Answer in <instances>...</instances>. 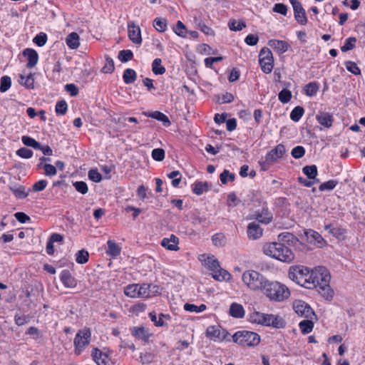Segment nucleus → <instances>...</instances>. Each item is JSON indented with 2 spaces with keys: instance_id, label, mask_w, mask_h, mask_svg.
<instances>
[{
  "instance_id": "obj_1",
  "label": "nucleus",
  "mask_w": 365,
  "mask_h": 365,
  "mask_svg": "<svg viewBox=\"0 0 365 365\" xmlns=\"http://www.w3.org/2000/svg\"><path fill=\"white\" fill-rule=\"evenodd\" d=\"M321 277V284L320 289H318V292L327 300L332 299L334 297V292L329 285L331 275L329 270L324 267H319L314 270H309V274L305 278L307 284H312L310 287H304L306 289H314L319 282L317 279Z\"/></svg>"
},
{
  "instance_id": "obj_2",
  "label": "nucleus",
  "mask_w": 365,
  "mask_h": 365,
  "mask_svg": "<svg viewBox=\"0 0 365 365\" xmlns=\"http://www.w3.org/2000/svg\"><path fill=\"white\" fill-rule=\"evenodd\" d=\"M263 252L266 255L283 262L290 263L294 259L293 252L282 242L265 244L263 247Z\"/></svg>"
},
{
  "instance_id": "obj_3",
  "label": "nucleus",
  "mask_w": 365,
  "mask_h": 365,
  "mask_svg": "<svg viewBox=\"0 0 365 365\" xmlns=\"http://www.w3.org/2000/svg\"><path fill=\"white\" fill-rule=\"evenodd\" d=\"M266 296L272 301L282 302L290 296L287 286L278 282H269L264 289Z\"/></svg>"
},
{
  "instance_id": "obj_4",
  "label": "nucleus",
  "mask_w": 365,
  "mask_h": 365,
  "mask_svg": "<svg viewBox=\"0 0 365 365\" xmlns=\"http://www.w3.org/2000/svg\"><path fill=\"white\" fill-rule=\"evenodd\" d=\"M243 282L252 290H264L268 279L255 270H247L242 274Z\"/></svg>"
},
{
  "instance_id": "obj_5",
  "label": "nucleus",
  "mask_w": 365,
  "mask_h": 365,
  "mask_svg": "<svg viewBox=\"0 0 365 365\" xmlns=\"http://www.w3.org/2000/svg\"><path fill=\"white\" fill-rule=\"evenodd\" d=\"M232 340L242 346H256L259 344L261 338L256 332L242 330L232 335Z\"/></svg>"
},
{
  "instance_id": "obj_6",
  "label": "nucleus",
  "mask_w": 365,
  "mask_h": 365,
  "mask_svg": "<svg viewBox=\"0 0 365 365\" xmlns=\"http://www.w3.org/2000/svg\"><path fill=\"white\" fill-rule=\"evenodd\" d=\"M309 269L303 265L291 266L289 269V277L291 280L296 282L302 287H310L312 284H307V279H304L309 274Z\"/></svg>"
},
{
  "instance_id": "obj_7",
  "label": "nucleus",
  "mask_w": 365,
  "mask_h": 365,
  "mask_svg": "<svg viewBox=\"0 0 365 365\" xmlns=\"http://www.w3.org/2000/svg\"><path fill=\"white\" fill-rule=\"evenodd\" d=\"M259 63L264 73L272 72L274 66V58L272 51L268 48H263L259 54Z\"/></svg>"
},
{
  "instance_id": "obj_8",
  "label": "nucleus",
  "mask_w": 365,
  "mask_h": 365,
  "mask_svg": "<svg viewBox=\"0 0 365 365\" xmlns=\"http://www.w3.org/2000/svg\"><path fill=\"white\" fill-rule=\"evenodd\" d=\"M91 333L89 329L79 330L74 339L75 352L80 354L91 339Z\"/></svg>"
},
{
  "instance_id": "obj_9",
  "label": "nucleus",
  "mask_w": 365,
  "mask_h": 365,
  "mask_svg": "<svg viewBox=\"0 0 365 365\" xmlns=\"http://www.w3.org/2000/svg\"><path fill=\"white\" fill-rule=\"evenodd\" d=\"M110 353L109 350L103 352L99 349L94 348L91 351V356L98 365H114L110 356Z\"/></svg>"
},
{
  "instance_id": "obj_10",
  "label": "nucleus",
  "mask_w": 365,
  "mask_h": 365,
  "mask_svg": "<svg viewBox=\"0 0 365 365\" xmlns=\"http://www.w3.org/2000/svg\"><path fill=\"white\" fill-rule=\"evenodd\" d=\"M293 309L299 316L307 319H312V316H314V312H313L312 309L304 301H295L293 304Z\"/></svg>"
},
{
  "instance_id": "obj_11",
  "label": "nucleus",
  "mask_w": 365,
  "mask_h": 365,
  "mask_svg": "<svg viewBox=\"0 0 365 365\" xmlns=\"http://www.w3.org/2000/svg\"><path fill=\"white\" fill-rule=\"evenodd\" d=\"M206 335L214 341H224L227 339L229 333L219 326H210L206 330Z\"/></svg>"
},
{
  "instance_id": "obj_12",
  "label": "nucleus",
  "mask_w": 365,
  "mask_h": 365,
  "mask_svg": "<svg viewBox=\"0 0 365 365\" xmlns=\"http://www.w3.org/2000/svg\"><path fill=\"white\" fill-rule=\"evenodd\" d=\"M160 294V288L153 284L144 283L139 286L138 297L150 298Z\"/></svg>"
},
{
  "instance_id": "obj_13",
  "label": "nucleus",
  "mask_w": 365,
  "mask_h": 365,
  "mask_svg": "<svg viewBox=\"0 0 365 365\" xmlns=\"http://www.w3.org/2000/svg\"><path fill=\"white\" fill-rule=\"evenodd\" d=\"M128 36L129 39L135 44L140 45L142 43L141 31L138 25L133 21L128 23Z\"/></svg>"
},
{
  "instance_id": "obj_14",
  "label": "nucleus",
  "mask_w": 365,
  "mask_h": 365,
  "mask_svg": "<svg viewBox=\"0 0 365 365\" xmlns=\"http://www.w3.org/2000/svg\"><path fill=\"white\" fill-rule=\"evenodd\" d=\"M270 314H264L259 312H254L250 314V320L262 326L269 327Z\"/></svg>"
},
{
  "instance_id": "obj_15",
  "label": "nucleus",
  "mask_w": 365,
  "mask_h": 365,
  "mask_svg": "<svg viewBox=\"0 0 365 365\" xmlns=\"http://www.w3.org/2000/svg\"><path fill=\"white\" fill-rule=\"evenodd\" d=\"M285 152L286 149L284 145L279 144L274 149L267 153L265 156L266 161L274 162L277 159L282 158Z\"/></svg>"
},
{
  "instance_id": "obj_16",
  "label": "nucleus",
  "mask_w": 365,
  "mask_h": 365,
  "mask_svg": "<svg viewBox=\"0 0 365 365\" xmlns=\"http://www.w3.org/2000/svg\"><path fill=\"white\" fill-rule=\"evenodd\" d=\"M22 54L24 56L26 57L28 61L26 63L27 68H31L37 64L38 61V54L36 51L33 48H27L23 51Z\"/></svg>"
},
{
  "instance_id": "obj_17",
  "label": "nucleus",
  "mask_w": 365,
  "mask_h": 365,
  "mask_svg": "<svg viewBox=\"0 0 365 365\" xmlns=\"http://www.w3.org/2000/svg\"><path fill=\"white\" fill-rule=\"evenodd\" d=\"M247 233L249 239L257 240L262 235L263 230L257 222H252L248 224Z\"/></svg>"
},
{
  "instance_id": "obj_18",
  "label": "nucleus",
  "mask_w": 365,
  "mask_h": 365,
  "mask_svg": "<svg viewBox=\"0 0 365 365\" xmlns=\"http://www.w3.org/2000/svg\"><path fill=\"white\" fill-rule=\"evenodd\" d=\"M268 45L279 54L285 53L290 47V45L287 41L277 39L269 40Z\"/></svg>"
},
{
  "instance_id": "obj_19",
  "label": "nucleus",
  "mask_w": 365,
  "mask_h": 365,
  "mask_svg": "<svg viewBox=\"0 0 365 365\" xmlns=\"http://www.w3.org/2000/svg\"><path fill=\"white\" fill-rule=\"evenodd\" d=\"M60 279L66 287L74 288L77 285L76 279L72 276L71 273L68 270H63L61 273Z\"/></svg>"
},
{
  "instance_id": "obj_20",
  "label": "nucleus",
  "mask_w": 365,
  "mask_h": 365,
  "mask_svg": "<svg viewBox=\"0 0 365 365\" xmlns=\"http://www.w3.org/2000/svg\"><path fill=\"white\" fill-rule=\"evenodd\" d=\"M316 120L320 125H322L326 128H330V127H331V125L333 124L334 117L329 113L319 112L316 115Z\"/></svg>"
},
{
  "instance_id": "obj_21",
  "label": "nucleus",
  "mask_w": 365,
  "mask_h": 365,
  "mask_svg": "<svg viewBox=\"0 0 365 365\" xmlns=\"http://www.w3.org/2000/svg\"><path fill=\"white\" fill-rule=\"evenodd\" d=\"M179 240L174 235H171L170 238H164L161 241V245L168 250L176 251L178 247Z\"/></svg>"
},
{
  "instance_id": "obj_22",
  "label": "nucleus",
  "mask_w": 365,
  "mask_h": 365,
  "mask_svg": "<svg viewBox=\"0 0 365 365\" xmlns=\"http://www.w3.org/2000/svg\"><path fill=\"white\" fill-rule=\"evenodd\" d=\"M293 10L295 20L301 25H305L307 23V17L302 4L295 6Z\"/></svg>"
},
{
  "instance_id": "obj_23",
  "label": "nucleus",
  "mask_w": 365,
  "mask_h": 365,
  "mask_svg": "<svg viewBox=\"0 0 365 365\" xmlns=\"http://www.w3.org/2000/svg\"><path fill=\"white\" fill-rule=\"evenodd\" d=\"M229 314L234 318L242 319L245 317V309L242 304L233 302L230 307Z\"/></svg>"
},
{
  "instance_id": "obj_24",
  "label": "nucleus",
  "mask_w": 365,
  "mask_h": 365,
  "mask_svg": "<svg viewBox=\"0 0 365 365\" xmlns=\"http://www.w3.org/2000/svg\"><path fill=\"white\" fill-rule=\"evenodd\" d=\"M255 218L259 222L267 225L272 220V214L269 211L268 208L263 207L261 211L256 212Z\"/></svg>"
},
{
  "instance_id": "obj_25",
  "label": "nucleus",
  "mask_w": 365,
  "mask_h": 365,
  "mask_svg": "<svg viewBox=\"0 0 365 365\" xmlns=\"http://www.w3.org/2000/svg\"><path fill=\"white\" fill-rule=\"evenodd\" d=\"M34 73L19 75V83L27 89H33L34 88Z\"/></svg>"
},
{
  "instance_id": "obj_26",
  "label": "nucleus",
  "mask_w": 365,
  "mask_h": 365,
  "mask_svg": "<svg viewBox=\"0 0 365 365\" xmlns=\"http://www.w3.org/2000/svg\"><path fill=\"white\" fill-rule=\"evenodd\" d=\"M145 115L148 117H150V118H154L157 120L161 121L163 123V125L166 127L170 126L171 124L170 120H169L168 117L165 114H164L160 111H154L152 113H145Z\"/></svg>"
},
{
  "instance_id": "obj_27",
  "label": "nucleus",
  "mask_w": 365,
  "mask_h": 365,
  "mask_svg": "<svg viewBox=\"0 0 365 365\" xmlns=\"http://www.w3.org/2000/svg\"><path fill=\"white\" fill-rule=\"evenodd\" d=\"M66 43L71 49H76L80 45L78 34L76 32L69 34L66 38Z\"/></svg>"
},
{
  "instance_id": "obj_28",
  "label": "nucleus",
  "mask_w": 365,
  "mask_h": 365,
  "mask_svg": "<svg viewBox=\"0 0 365 365\" xmlns=\"http://www.w3.org/2000/svg\"><path fill=\"white\" fill-rule=\"evenodd\" d=\"M132 334L144 341H148L150 336L148 331L143 327H133L132 329Z\"/></svg>"
},
{
  "instance_id": "obj_29",
  "label": "nucleus",
  "mask_w": 365,
  "mask_h": 365,
  "mask_svg": "<svg viewBox=\"0 0 365 365\" xmlns=\"http://www.w3.org/2000/svg\"><path fill=\"white\" fill-rule=\"evenodd\" d=\"M285 326L286 322L282 317L270 314L269 327H272L275 329H282L284 328Z\"/></svg>"
},
{
  "instance_id": "obj_30",
  "label": "nucleus",
  "mask_w": 365,
  "mask_h": 365,
  "mask_svg": "<svg viewBox=\"0 0 365 365\" xmlns=\"http://www.w3.org/2000/svg\"><path fill=\"white\" fill-rule=\"evenodd\" d=\"M212 277L217 281H229L231 279V274L220 267L212 273Z\"/></svg>"
},
{
  "instance_id": "obj_31",
  "label": "nucleus",
  "mask_w": 365,
  "mask_h": 365,
  "mask_svg": "<svg viewBox=\"0 0 365 365\" xmlns=\"http://www.w3.org/2000/svg\"><path fill=\"white\" fill-rule=\"evenodd\" d=\"M279 240L282 243L287 242L289 245H295L299 242L298 238L290 232H284L279 235Z\"/></svg>"
},
{
  "instance_id": "obj_32",
  "label": "nucleus",
  "mask_w": 365,
  "mask_h": 365,
  "mask_svg": "<svg viewBox=\"0 0 365 365\" xmlns=\"http://www.w3.org/2000/svg\"><path fill=\"white\" fill-rule=\"evenodd\" d=\"M123 78L126 84L133 83L137 78L136 72L132 68H127L123 72Z\"/></svg>"
},
{
  "instance_id": "obj_33",
  "label": "nucleus",
  "mask_w": 365,
  "mask_h": 365,
  "mask_svg": "<svg viewBox=\"0 0 365 365\" xmlns=\"http://www.w3.org/2000/svg\"><path fill=\"white\" fill-rule=\"evenodd\" d=\"M9 189L17 198L24 199L29 195V192H26L25 187L23 185L10 186Z\"/></svg>"
},
{
  "instance_id": "obj_34",
  "label": "nucleus",
  "mask_w": 365,
  "mask_h": 365,
  "mask_svg": "<svg viewBox=\"0 0 365 365\" xmlns=\"http://www.w3.org/2000/svg\"><path fill=\"white\" fill-rule=\"evenodd\" d=\"M319 87L318 83L314 81V82H310V83H307V85H305V86L304 88V91L305 94L307 96L312 97L317 94V93L319 91Z\"/></svg>"
},
{
  "instance_id": "obj_35",
  "label": "nucleus",
  "mask_w": 365,
  "mask_h": 365,
  "mask_svg": "<svg viewBox=\"0 0 365 365\" xmlns=\"http://www.w3.org/2000/svg\"><path fill=\"white\" fill-rule=\"evenodd\" d=\"M212 241L216 247H224L227 244V238L225 235L222 232H218L212 235Z\"/></svg>"
},
{
  "instance_id": "obj_36",
  "label": "nucleus",
  "mask_w": 365,
  "mask_h": 365,
  "mask_svg": "<svg viewBox=\"0 0 365 365\" xmlns=\"http://www.w3.org/2000/svg\"><path fill=\"white\" fill-rule=\"evenodd\" d=\"M302 172L310 180H317V168L315 165H306L302 168Z\"/></svg>"
},
{
  "instance_id": "obj_37",
  "label": "nucleus",
  "mask_w": 365,
  "mask_h": 365,
  "mask_svg": "<svg viewBox=\"0 0 365 365\" xmlns=\"http://www.w3.org/2000/svg\"><path fill=\"white\" fill-rule=\"evenodd\" d=\"M162 60L155 58L152 63V71L155 75H163L165 73V68L161 65Z\"/></svg>"
},
{
  "instance_id": "obj_38",
  "label": "nucleus",
  "mask_w": 365,
  "mask_h": 365,
  "mask_svg": "<svg viewBox=\"0 0 365 365\" xmlns=\"http://www.w3.org/2000/svg\"><path fill=\"white\" fill-rule=\"evenodd\" d=\"M107 244L108 250H106V253L108 255H110L112 257H116L120 255V248L114 241L108 240Z\"/></svg>"
},
{
  "instance_id": "obj_39",
  "label": "nucleus",
  "mask_w": 365,
  "mask_h": 365,
  "mask_svg": "<svg viewBox=\"0 0 365 365\" xmlns=\"http://www.w3.org/2000/svg\"><path fill=\"white\" fill-rule=\"evenodd\" d=\"M139 285L138 284H128L125 287L124 293L126 296L135 298L138 297Z\"/></svg>"
},
{
  "instance_id": "obj_40",
  "label": "nucleus",
  "mask_w": 365,
  "mask_h": 365,
  "mask_svg": "<svg viewBox=\"0 0 365 365\" xmlns=\"http://www.w3.org/2000/svg\"><path fill=\"white\" fill-rule=\"evenodd\" d=\"M299 327L304 334L310 333L314 327V323L312 320L305 319L299 322Z\"/></svg>"
},
{
  "instance_id": "obj_41",
  "label": "nucleus",
  "mask_w": 365,
  "mask_h": 365,
  "mask_svg": "<svg viewBox=\"0 0 365 365\" xmlns=\"http://www.w3.org/2000/svg\"><path fill=\"white\" fill-rule=\"evenodd\" d=\"M208 190V183L207 182L197 181L194 184L192 192L197 195H201L205 191Z\"/></svg>"
},
{
  "instance_id": "obj_42",
  "label": "nucleus",
  "mask_w": 365,
  "mask_h": 365,
  "mask_svg": "<svg viewBox=\"0 0 365 365\" xmlns=\"http://www.w3.org/2000/svg\"><path fill=\"white\" fill-rule=\"evenodd\" d=\"M304 113V109L302 106H296L290 113V118L294 122H298Z\"/></svg>"
},
{
  "instance_id": "obj_43",
  "label": "nucleus",
  "mask_w": 365,
  "mask_h": 365,
  "mask_svg": "<svg viewBox=\"0 0 365 365\" xmlns=\"http://www.w3.org/2000/svg\"><path fill=\"white\" fill-rule=\"evenodd\" d=\"M207 307L205 304H202L200 306H197L193 304L186 303L184 305V309L190 312L200 313L206 309Z\"/></svg>"
},
{
  "instance_id": "obj_44",
  "label": "nucleus",
  "mask_w": 365,
  "mask_h": 365,
  "mask_svg": "<svg viewBox=\"0 0 365 365\" xmlns=\"http://www.w3.org/2000/svg\"><path fill=\"white\" fill-rule=\"evenodd\" d=\"M344 66L348 71L354 74L355 76L361 75V69L355 62L351 61H346L344 62Z\"/></svg>"
},
{
  "instance_id": "obj_45",
  "label": "nucleus",
  "mask_w": 365,
  "mask_h": 365,
  "mask_svg": "<svg viewBox=\"0 0 365 365\" xmlns=\"http://www.w3.org/2000/svg\"><path fill=\"white\" fill-rule=\"evenodd\" d=\"M356 38L355 37H349L345 40L344 44L341 47L342 52H346L352 50L356 46Z\"/></svg>"
},
{
  "instance_id": "obj_46",
  "label": "nucleus",
  "mask_w": 365,
  "mask_h": 365,
  "mask_svg": "<svg viewBox=\"0 0 365 365\" xmlns=\"http://www.w3.org/2000/svg\"><path fill=\"white\" fill-rule=\"evenodd\" d=\"M292 97V92L287 88L282 89L278 94L279 101L282 103H289L291 101Z\"/></svg>"
},
{
  "instance_id": "obj_47",
  "label": "nucleus",
  "mask_w": 365,
  "mask_h": 365,
  "mask_svg": "<svg viewBox=\"0 0 365 365\" xmlns=\"http://www.w3.org/2000/svg\"><path fill=\"white\" fill-rule=\"evenodd\" d=\"M115 69V65L113 60L109 57L106 56V63L101 69L103 73H111Z\"/></svg>"
},
{
  "instance_id": "obj_48",
  "label": "nucleus",
  "mask_w": 365,
  "mask_h": 365,
  "mask_svg": "<svg viewBox=\"0 0 365 365\" xmlns=\"http://www.w3.org/2000/svg\"><path fill=\"white\" fill-rule=\"evenodd\" d=\"M89 254L85 250L78 251L76 254V261L78 264H85L88 261Z\"/></svg>"
},
{
  "instance_id": "obj_49",
  "label": "nucleus",
  "mask_w": 365,
  "mask_h": 365,
  "mask_svg": "<svg viewBox=\"0 0 365 365\" xmlns=\"http://www.w3.org/2000/svg\"><path fill=\"white\" fill-rule=\"evenodd\" d=\"M228 26L230 30L234 31H242L246 27V24L243 21H237L235 19L230 20L228 23Z\"/></svg>"
},
{
  "instance_id": "obj_50",
  "label": "nucleus",
  "mask_w": 365,
  "mask_h": 365,
  "mask_svg": "<svg viewBox=\"0 0 365 365\" xmlns=\"http://www.w3.org/2000/svg\"><path fill=\"white\" fill-rule=\"evenodd\" d=\"M21 140H22V143L28 147H31L36 150V148H40V143L36 141L33 138H31L27 135H24L21 138Z\"/></svg>"
},
{
  "instance_id": "obj_51",
  "label": "nucleus",
  "mask_w": 365,
  "mask_h": 365,
  "mask_svg": "<svg viewBox=\"0 0 365 365\" xmlns=\"http://www.w3.org/2000/svg\"><path fill=\"white\" fill-rule=\"evenodd\" d=\"M153 26L159 32H164L167 29V21L162 18H156L153 21Z\"/></svg>"
},
{
  "instance_id": "obj_52",
  "label": "nucleus",
  "mask_w": 365,
  "mask_h": 365,
  "mask_svg": "<svg viewBox=\"0 0 365 365\" xmlns=\"http://www.w3.org/2000/svg\"><path fill=\"white\" fill-rule=\"evenodd\" d=\"M220 181L222 184H227L228 181L233 182L235 179L234 173H230L227 170H224L220 175Z\"/></svg>"
},
{
  "instance_id": "obj_53",
  "label": "nucleus",
  "mask_w": 365,
  "mask_h": 365,
  "mask_svg": "<svg viewBox=\"0 0 365 365\" xmlns=\"http://www.w3.org/2000/svg\"><path fill=\"white\" fill-rule=\"evenodd\" d=\"M133 57V52L130 51V50H121L119 53H118V59L122 62V63H125V62H128L129 61H130Z\"/></svg>"
},
{
  "instance_id": "obj_54",
  "label": "nucleus",
  "mask_w": 365,
  "mask_h": 365,
  "mask_svg": "<svg viewBox=\"0 0 365 365\" xmlns=\"http://www.w3.org/2000/svg\"><path fill=\"white\" fill-rule=\"evenodd\" d=\"M338 181L336 180H329L325 182L322 183L319 190L322 192L325 190H332L337 185Z\"/></svg>"
},
{
  "instance_id": "obj_55",
  "label": "nucleus",
  "mask_w": 365,
  "mask_h": 365,
  "mask_svg": "<svg viewBox=\"0 0 365 365\" xmlns=\"http://www.w3.org/2000/svg\"><path fill=\"white\" fill-rule=\"evenodd\" d=\"M11 86V79L9 76H4L1 77L0 82V91L4 93L7 91Z\"/></svg>"
},
{
  "instance_id": "obj_56",
  "label": "nucleus",
  "mask_w": 365,
  "mask_h": 365,
  "mask_svg": "<svg viewBox=\"0 0 365 365\" xmlns=\"http://www.w3.org/2000/svg\"><path fill=\"white\" fill-rule=\"evenodd\" d=\"M174 32L180 37H185L187 29L184 24L178 21L176 24V26L173 28Z\"/></svg>"
},
{
  "instance_id": "obj_57",
  "label": "nucleus",
  "mask_w": 365,
  "mask_h": 365,
  "mask_svg": "<svg viewBox=\"0 0 365 365\" xmlns=\"http://www.w3.org/2000/svg\"><path fill=\"white\" fill-rule=\"evenodd\" d=\"M68 110V106L64 100L59 101L56 105V113L58 115H65Z\"/></svg>"
},
{
  "instance_id": "obj_58",
  "label": "nucleus",
  "mask_w": 365,
  "mask_h": 365,
  "mask_svg": "<svg viewBox=\"0 0 365 365\" xmlns=\"http://www.w3.org/2000/svg\"><path fill=\"white\" fill-rule=\"evenodd\" d=\"M33 41L38 46H43L47 41V35L45 33L41 32L34 38Z\"/></svg>"
},
{
  "instance_id": "obj_59",
  "label": "nucleus",
  "mask_w": 365,
  "mask_h": 365,
  "mask_svg": "<svg viewBox=\"0 0 365 365\" xmlns=\"http://www.w3.org/2000/svg\"><path fill=\"white\" fill-rule=\"evenodd\" d=\"M44 170V175L47 177H53L57 174L56 168L48 163H46L42 167Z\"/></svg>"
},
{
  "instance_id": "obj_60",
  "label": "nucleus",
  "mask_w": 365,
  "mask_h": 365,
  "mask_svg": "<svg viewBox=\"0 0 365 365\" xmlns=\"http://www.w3.org/2000/svg\"><path fill=\"white\" fill-rule=\"evenodd\" d=\"M305 154V149L303 146L297 145L294 147L292 152L291 155L295 159H299L302 158Z\"/></svg>"
},
{
  "instance_id": "obj_61",
  "label": "nucleus",
  "mask_w": 365,
  "mask_h": 365,
  "mask_svg": "<svg viewBox=\"0 0 365 365\" xmlns=\"http://www.w3.org/2000/svg\"><path fill=\"white\" fill-rule=\"evenodd\" d=\"M73 185L78 192L83 195H85L88 192V189L87 184L83 181H76L73 182Z\"/></svg>"
},
{
  "instance_id": "obj_62",
  "label": "nucleus",
  "mask_w": 365,
  "mask_h": 365,
  "mask_svg": "<svg viewBox=\"0 0 365 365\" xmlns=\"http://www.w3.org/2000/svg\"><path fill=\"white\" fill-rule=\"evenodd\" d=\"M48 185L46 180L42 179L36 182L32 186V190L34 192H40L43 190Z\"/></svg>"
},
{
  "instance_id": "obj_63",
  "label": "nucleus",
  "mask_w": 365,
  "mask_h": 365,
  "mask_svg": "<svg viewBox=\"0 0 365 365\" xmlns=\"http://www.w3.org/2000/svg\"><path fill=\"white\" fill-rule=\"evenodd\" d=\"M90 180L95 182H99L102 180L101 174L98 171L97 169H91L88 173Z\"/></svg>"
},
{
  "instance_id": "obj_64",
  "label": "nucleus",
  "mask_w": 365,
  "mask_h": 365,
  "mask_svg": "<svg viewBox=\"0 0 365 365\" xmlns=\"http://www.w3.org/2000/svg\"><path fill=\"white\" fill-rule=\"evenodd\" d=\"M16 155L22 158L29 159L33 155V151L26 148H21L16 151Z\"/></svg>"
}]
</instances>
